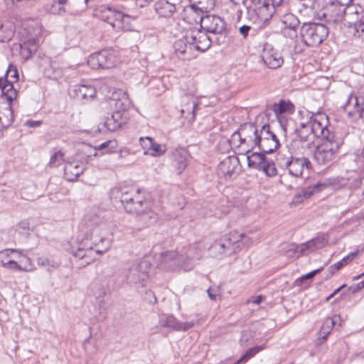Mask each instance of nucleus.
Segmentation results:
<instances>
[{"mask_svg": "<svg viewBox=\"0 0 364 364\" xmlns=\"http://www.w3.org/2000/svg\"><path fill=\"white\" fill-rule=\"evenodd\" d=\"M90 230V243L88 239L82 243L72 254L80 262V267H84L96 260L97 256L106 252L111 247V233L105 223L95 215L87 223Z\"/></svg>", "mask_w": 364, "mask_h": 364, "instance_id": "nucleus-1", "label": "nucleus"}, {"mask_svg": "<svg viewBox=\"0 0 364 364\" xmlns=\"http://www.w3.org/2000/svg\"><path fill=\"white\" fill-rule=\"evenodd\" d=\"M110 194L111 198L116 201L119 200L129 213L139 211L137 208L144 200L139 196V189L131 187H114L111 190Z\"/></svg>", "mask_w": 364, "mask_h": 364, "instance_id": "nucleus-2", "label": "nucleus"}, {"mask_svg": "<svg viewBox=\"0 0 364 364\" xmlns=\"http://www.w3.org/2000/svg\"><path fill=\"white\" fill-rule=\"evenodd\" d=\"M302 42L309 47H315L327 38L328 28L323 23H304L300 28Z\"/></svg>", "mask_w": 364, "mask_h": 364, "instance_id": "nucleus-3", "label": "nucleus"}, {"mask_svg": "<svg viewBox=\"0 0 364 364\" xmlns=\"http://www.w3.org/2000/svg\"><path fill=\"white\" fill-rule=\"evenodd\" d=\"M307 118V122L316 138L324 140L335 137L333 127L329 124L328 117L325 113L308 112Z\"/></svg>", "mask_w": 364, "mask_h": 364, "instance_id": "nucleus-4", "label": "nucleus"}, {"mask_svg": "<svg viewBox=\"0 0 364 364\" xmlns=\"http://www.w3.org/2000/svg\"><path fill=\"white\" fill-rule=\"evenodd\" d=\"M18 77V70L16 66L9 65L4 77H0V89L9 102V105L5 107V111L13 119V109L11 106V102L16 99L17 91L14 89L13 82H16Z\"/></svg>", "mask_w": 364, "mask_h": 364, "instance_id": "nucleus-5", "label": "nucleus"}, {"mask_svg": "<svg viewBox=\"0 0 364 364\" xmlns=\"http://www.w3.org/2000/svg\"><path fill=\"white\" fill-rule=\"evenodd\" d=\"M314 150V157L318 164H329L335 159L338 151L340 144L336 137L329 139L321 140Z\"/></svg>", "mask_w": 364, "mask_h": 364, "instance_id": "nucleus-6", "label": "nucleus"}, {"mask_svg": "<svg viewBox=\"0 0 364 364\" xmlns=\"http://www.w3.org/2000/svg\"><path fill=\"white\" fill-rule=\"evenodd\" d=\"M117 63V53L112 49H104L92 53L87 60V64L92 69H111Z\"/></svg>", "mask_w": 364, "mask_h": 364, "instance_id": "nucleus-7", "label": "nucleus"}, {"mask_svg": "<svg viewBox=\"0 0 364 364\" xmlns=\"http://www.w3.org/2000/svg\"><path fill=\"white\" fill-rule=\"evenodd\" d=\"M193 250L188 248L183 252H165L161 253V257L164 262L173 261L178 267L184 271H190L193 267V257L191 252Z\"/></svg>", "mask_w": 364, "mask_h": 364, "instance_id": "nucleus-8", "label": "nucleus"}, {"mask_svg": "<svg viewBox=\"0 0 364 364\" xmlns=\"http://www.w3.org/2000/svg\"><path fill=\"white\" fill-rule=\"evenodd\" d=\"M188 44L191 48L204 52L211 46L213 39L208 36L206 32L197 28L190 29L186 33Z\"/></svg>", "mask_w": 364, "mask_h": 364, "instance_id": "nucleus-9", "label": "nucleus"}, {"mask_svg": "<svg viewBox=\"0 0 364 364\" xmlns=\"http://www.w3.org/2000/svg\"><path fill=\"white\" fill-rule=\"evenodd\" d=\"M150 264L144 260L139 263L133 264L129 269L127 280L130 284H141L144 286L143 282L148 278Z\"/></svg>", "mask_w": 364, "mask_h": 364, "instance_id": "nucleus-10", "label": "nucleus"}, {"mask_svg": "<svg viewBox=\"0 0 364 364\" xmlns=\"http://www.w3.org/2000/svg\"><path fill=\"white\" fill-rule=\"evenodd\" d=\"M200 26L208 33L226 35V23L218 16L206 15L200 18Z\"/></svg>", "mask_w": 364, "mask_h": 364, "instance_id": "nucleus-11", "label": "nucleus"}, {"mask_svg": "<svg viewBox=\"0 0 364 364\" xmlns=\"http://www.w3.org/2000/svg\"><path fill=\"white\" fill-rule=\"evenodd\" d=\"M139 211H133L137 217V221L141 228H145L156 223L158 220L157 214L149 207V203L144 200L141 205L137 208Z\"/></svg>", "mask_w": 364, "mask_h": 364, "instance_id": "nucleus-12", "label": "nucleus"}, {"mask_svg": "<svg viewBox=\"0 0 364 364\" xmlns=\"http://www.w3.org/2000/svg\"><path fill=\"white\" fill-rule=\"evenodd\" d=\"M250 127L251 129L247 130L248 132L245 133L247 135L245 136H247V141L252 143V149H255L257 142H261L262 139L277 136L269 124L262 125L259 129L253 123H250Z\"/></svg>", "mask_w": 364, "mask_h": 364, "instance_id": "nucleus-13", "label": "nucleus"}, {"mask_svg": "<svg viewBox=\"0 0 364 364\" xmlns=\"http://www.w3.org/2000/svg\"><path fill=\"white\" fill-rule=\"evenodd\" d=\"M262 59L264 63L270 69H277L284 63L282 54L268 43L264 46Z\"/></svg>", "mask_w": 364, "mask_h": 364, "instance_id": "nucleus-14", "label": "nucleus"}, {"mask_svg": "<svg viewBox=\"0 0 364 364\" xmlns=\"http://www.w3.org/2000/svg\"><path fill=\"white\" fill-rule=\"evenodd\" d=\"M346 9V7L333 2L326 8L323 16L329 23H340L345 21Z\"/></svg>", "mask_w": 364, "mask_h": 364, "instance_id": "nucleus-15", "label": "nucleus"}, {"mask_svg": "<svg viewBox=\"0 0 364 364\" xmlns=\"http://www.w3.org/2000/svg\"><path fill=\"white\" fill-rule=\"evenodd\" d=\"M350 117L362 119L364 117V99L357 96H349L343 106Z\"/></svg>", "mask_w": 364, "mask_h": 364, "instance_id": "nucleus-16", "label": "nucleus"}, {"mask_svg": "<svg viewBox=\"0 0 364 364\" xmlns=\"http://www.w3.org/2000/svg\"><path fill=\"white\" fill-rule=\"evenodd\" d=\"M364 21L363 9L360 6L351 5L346 9L345 25L353 27L354 29L358 23Z\"/></svg>", "mask_w": 364, "mask_h": 364, "instance_id": "nucleus-17", "label": "nucleus"}, {"mask_svg": "<svg viewBox=\"0 0 364 364\" xmlns=\"http://www.w3.org/2000/svg\"><path fill=\"white\" fill-rule=\"evenodd\" d=\"M311 167V164L308 158L293 156L285 169L288 170L290 175L294 177H299L301 176L305 168L309 169Z\"/></svg>", "mask_w": 364, "mask_h": 364, "instance_id": "nucleus-18", "label": "nucleus"}, {"mask_svg": "<svg viewBox=\"0 0 364 364\" xmlns=\"http://www.w3.org/2000/svg\"><path fill=\"white\" fill-rule=\"evenodd\" d=\"M240 164L235 156H229L223 159L218 166V173L225 178H231Z\"/></svg>", "mask_w": 364, "mask_h": 364, "instance_id": "nucleus-19", "label": "nucleus"}, {"mask_svg": "<svg viewBox=\"0 0 364 364\" xmlns=\"http://www.w3.org/2000/svg\"><path fill=\"white\" fill-rule=\"evenodd\" d=\"M135 19V16L118 11L114 20L111 21V26L116 31H132L134 30V26L132 21Z\"/></svg>", "mask_w": 364, "mask_h": 364, "instance_id": "nucleus-20", "label": "nucleus"}, {"mask_svg": "<svg viewBox=\"0 0 364 364\" xmlns=\"http://www.w3.org/2000/svg\"><path fill=\"white\" fill-rule=\"evenodd\" d=\"M328 183L325 182H318L314 185L303 188L296 193L293 198V202L300 203L306 199L309 198L315 193H318L326 188Z\"/></svg>", "mask_w": 364, "mask_h": 364, "instance_id": "nucleus-21", "label": "nucleus"}, {"mask_svg": "<svg viewBox=\"0 0 364 364\" xmlns=\"http://www.w3.org/2000/svg\"><path fill=\"white\" fill-rule=\"evenodd\" d=\"M173 49L176 55L181 60H190L192 58V48L188 44L186 34L183 38L178 39L173 43Z\"/></svg>", "mask_w": 364, "mask_h": 364, "instance_id": "nucleus-22", "label": "nucleus"}, {"mask_svg": "<svg viewBox=\"0 0 364 364\" xmlns=\"http://www.w3.org/2000/svg\"><path fill=\"white\" fill-rule=\"evenodd\" d=\"M95 88L92 85H76L74 86L70 95L77 100L86 101L95 97Z\"/></svg>", "mask_w": 364, "mask_h": 364, "instance_id": "nucleus-23", "label": "nucleus"}, {"mask_svg": "<svg viewBox=\"0 0 364 364\" xmlns=\"http://www.w3.org/2000/svg\"><path fill=\"white\" fill-rule=\"evenodd\" d=\"M127 122L126 114L121 111H114L105 121V127L110 132H115Z\"/></svg>", "mask_w": 364, "mask_h": 364, "instance_id": "nucleus-24", "label": "nucleus"}, {"mask_svg": "<svg viewBox=\"0 0 364 364\" xmlns=\"http://www.w3.org/2000/svg\"><path fill=\"white\" fill-rule=\"evenodd\" d=\"M250 129V123H245L240 125V128L232 134L230 142L237 146L245 144L247 148L252 149V143H249L247 141L248 137L245 136L247 135L245 133L248 132L247 130Z\"/></svg>", "mask_w": 364, "mask_h": 364, "instance_id": "nucleus-25", "label": "nucleus"}, {"mask_svg": "<svg viewBox=\"0 0 364 364\" xmlns=\"http://www.w3.org/2000/svg\"><path fill=\"white\" fill-rule=\"evenodd\" d=\"M314 146V145L296 137L294 134L288 145L291 154L301 155H304L306 151L311 150Z\"/></svg>", "mask_w": 364, "mask_h": 364, "instance_id": "nucleus-26", "label": "nucleus"}, {"mask_svg": "<svg viewBox=\"0 0 364 364\" xmlns=\"http://www.w3.org/2000/svg\"><path fill=\"white\" fill-rule=\"evenodd\" d=\"M252 149L248 148L246 151L247 165L248 167L261 170V167L264 164V161L268 159L266 157V153L264 152H253Z\"/></svg>", "mask_w": 364, "mask_h": 364, "instance_id": "nucleus-27", "label": "nucleus"}, {"mask_svg": "<svg viewBox=\"0 0 364 364\" xmlns=\"http://www.w3.org/2000/svg\"><path fill=\"white\" fill-rule=\"evenodd\" d=\"M188 158V153L184 149H176L172 152L171 159L178 174L186 167Z\"/></svg>", "mask_w": 364, "mask_h": 364, "instance_id": "nucleus-28", "label": "nucleus"}, {"mask_svg": "<svg viewBox=\"0 0 364 364\" xmlns=\"http://www.w3.org/2000/svg\"><path fill=\"white\" fill-rule=\"evenodd\" d=\"M154 10L159 17L170 18L176 11V4L166 0H160L155 3Z\"/></svg>", "mask_w": 364, "mask_h": 364, "instance_id": "nucleus-29", "label": "nucleus"}, {"mask_svg": "<svg viewBox=\"0 0 364 364\" xmlns=\"http://www.w3.org/2000/svg\"><path fill=\"white\" fill-rule=\"evenodd\" d=\"M294 134L301 139L314 145V136L308 122H301L295 128Z\"/></svg>", "mask_w": 364, "mask_h": 364, "instance_id": "nucleus-30", "label": "nucleus"}, {"mask_svg": "<svg viewBox=\"0 0 364 364\" xmlns=\"http://www.w3.org/2000/svg\"><path fill=\"white\" fill-rule=\"evenodd\" d=\"M210 250L215 255V256L230 255L232 253H235L232 251L230 242L224 237L219 240L215 241L210 247Z\"/></svg>", "mask_w": 364, "mask_h": 364, "instance_id": "nucleus-31", "label": "nucleus"}, {"mask_svg": "<svg viewBox=\"0 0 364 364\" xmlns=\"http://www.w3.org/2000/svg\"><path fill=\"white\" fill-rule=\"evenodd\" d=\"M84 166L78 162H69L65 165L64 175L69 181H74L84 171Z\"/></svg>", "mask_w": 364, "mask_h": 364, "instance_id": "nucleus-32", "label": "nucleus"}, {"mask_svg": "<svg viewBox=\"0 0 364 364\" xmlns=\"http://www.w3.org/2000/svg\"><path fill=\"white\" fill-rule=\"evenodd\" d=\"M280 146L277 136L271 137L261 140V142H257L256 147L264 153L271 154L274 152Z\"/></svg>", "mask_w": 364, "mask_h": 364, "instance_id": "nucleus-33", "label": "nucleus"}, {"mask_svg": "<svg viewBox=\"0 0 364 364\" xmlns=\"http://www.w3.org/2000/svg\"><path fill=\"white\" fill-rule=\"evenodd\" d=\"M272 109L276 114H292L295 110V107L291 101L281 100L279 103L274 104Z\"/></svg>", "mask_w": 364, "mask_h": 364, "instance_id": "nucleus-34", "label": "nucleus"}, {"mask_svg": "<svg viewBox=\"0 0 364 364\" xmlns=\"http://www.w3.org/2000/svg\"><path fill=\"white\" fill-rule=\"evenodd\" d=\"M119 11L113 10L109 7L100 6L96 11V16L102 21H106L111 25Z\"/></svg>", "mask_w": 364, "mask_h": 364, "instance_id": "nucleus-35", "label": "nucleus"}, {"mask_svg": "<svg viewBox=\"0 0 364 364\" xmlns=\"http://www.w3.org/2000/svg\"><path fill=\"white\" fill-rule=\"evenodd\" d=\"M178 321L171 314H161L159 316V324L163 328H168L176 331Z\"/></svg>", "mask_w": 364, "mask_h": 364, "instance_id": "nucleus-36", "label": "nucleus"}, {"mask_svg": "<svg viewBox=\"0 0 364 364\" xmlns=\"http://www.w3.org/2000/svg\"><path fill=\"white\" fill-rule=\"evenodd\" d=\"M358 252H353L348 254L347 256L344 257L341 260L336 262V264L329 267L328 271L329 272L330 276L334 274L337 271L342 269L343 267L347 265L350 262H351L355 257L357 255Z\"/></svg>", "mask_w": 364, "mask_h": 364, "instance_id": "nucleus-37", "label": "nucleus"}, {"mask_svg": "<svg viewBox=\"0 0 364 364\" xmlns=\"http://www.w3.org/2000/svg\"><path fill=\"white\" fill-rule=\"evenodd\" d=\"M16 252L14 249H8L0 252V264L6 269L21 270V266L14 260H4L3 256L9 257L10 253Z\"/></svg>", "mask_w": 364, "mask_h": 364, "instance_id": "nucleus-38", "label": "nucleus"}, {"mask_svg": "<svg viewBox=\"0 0 364 364\" xmlns=\"http://www.w3.org/2000/svg\"><path fill=\"white\" fill-rule=\"evenodd\" d=\"M230 243L233 252H237L240 247L239 243L246 238L244 233H240L237 231H232L228 235L224 237Z\"/></svg>", "mask_w": 364, "mask_h": 364, "instance_id": "nucleus-39", "label": "nucleus"}, {"mask_svg": "<svg viewBox=\"0 0 364 364\" xmlns=\"http://www.w3.org/2000/svg\"><path fill=\"white\" fill-rule=\"evenodd\" d=\"M269 6V0H247L246 9L248 15H255V11Z\"/></svg>", "mask_w": 364, "mask_h": 364, "instance_id": "nucleus-40", "label": "nucleus"}, {"mask_svg": "<svg viewBox=\"0 0 364 364\" xmlns=\"http://www.w3.org/2000/svg\"><path fill=\"white\" fill-rule=\"evenodd\" d=\"M119 92L122 94V97L119 99L113 97L112 100L114 102V107L117 109L116 111H121L124 113V112L130 107L131 102L127 92L122 91H120Z\"/></svg>", "mask_w": 364, "mask_h": 364, "instance_id": "nucleus-41", "label": "nucleus"}, {"mask_svg": "<svg viewBox=\"0 0 364 364\" xmlns=\"http://www.w3.org/2000/svg\"><path fill=\"white\" fill-rule=\"evenodd\" d=\"M281 22L284 26L282 28H298L300 24L299 18L291 13L283 15Z\"/></svg>", "mask_w": 364, "mask_h": 364, "instance_id": "nucleus-42", "label": "nucleus"}, {"mask_svg": "<svg viewBox=\"0 0 364 364\" xmlns=\"http://www.w3.org/2000/svg\"><path fill=\"white\" fill-rule=\"evenodd\" d=\"M336 321L335 318H327L321 328L319 333V341H326L328 336L330 334L333 327L335 326Z\"/></svg>", "mask_w": 364, "mask_h": 364, "instance_id": "nucleus-43", "label": "nucleus"}, {"mask_svg": "<svg viewBox=\"0 0 364 364\" xmlns=\"http://www.w3.org/2000/svg\"><path fill=\"white\" fill-rule=\"evenodd\" d=\"M197 107V103L194 100L189 101L186 105V107L181 109L182 115L188 118L189 121L193 120L195 117V109Z\"/></svg>", "mask_w": 364, "mask_h": 364, "instance_id": "nucleus-44", "label": "nucleus"}, {"mask_svg": "<svg viewBox=\"0 0 364 364\" xmlns=\"http://www.w3.org/2000/svg\"><path fill=\"white\" fill-rule=\"evenodd\" d=\"M260 171H262L266 174V176L269 177L275 176L277 173L274 162L269 159H267L266 161H264V164L261 167Z\"/></svg>", "mask_w": 364, "mask_h": 364, "instance_id": "nucleus-45", "label": "nucleus"}, {"mask_svg": "<svg viewBox=\"0 0 364 364\" xmlns=\"http://www.w3.org/2000/svg\"><path fill=\"white\" fill-rule=\"evenodd\" d=\"M264 348V346H256L248 349L246 353L234 364H239L241 362H246L255 356L257 353Z\"/></svg>", "mask_w": 364, "mask_h": 364, "instance_id": "nucleus-46", "label": "nucleus"}, {"mask_svg": "<svg viewBox=\"0 0 364 364\" xmlns=\"http://www.w3.org/2000/svg\"><path fill=\"white\" fill-rule=\"evenodd\" d=\"M67 0H53L52 5L50 9V11L53 14L61 15L65 12V9L63 6L65 4Z\"/></svg>", "mask_w": 364, "mask_h": 364, "instance_id": "nucleus-47", "label": "nucleus"}, {"mask_svg": "<svg viewBox=\"0 0 364 364\" xmlns=\"http://www.w3.org/2000/svg\"><path fill=\"white\" fill-rule=\"evenodd\" d=\"M64 156L65 154L61 150L56 151L51 155L48 166L51 168L59 166L64 161Z\"/></svg>", "mask_w": 364, "mask_h": 364, "instance_id": "nucleus-48", "label": "nucleus"}, {"mask_svg": "<svg viewBox=\"0 0 364 364\" xmlns=\"http://www.w3.org/2000/svg\"><path fill=\"white\" fill-rule=\"evenodd\" d=\"M117 146V141H107L98 146H96L95 149V153L93 154V156H97V151L99 150H105V153H109L112 151V149H115Z\"/></svg>", "mask_w": 364, "mask_h": 364, "instance_id": "nucleus-49", "label": "nucleus"}, {"mask_svg": "<svg viewBox=\"0 0 364 364\" xmlns=\"http://www.w3.org/2000/svg\"><path fill=\"white\" fill-rule=\"evenodd\" d=\"M253 24L254 23L252 22L250 24H243L239 28V33L243 38L246 39L250 33L252 36L255 33L257 29Z\"/></svg>", "mask_w": 364, "mask_h": 364, "instance_id": "nucleus-50", "label": "nucleus"}, {"mask_svg": "<svg viewBox=\"0 0 364 364\" xmlns=\"http://www.w3.org/2000/svg\"><path fill=\"white\" fill-rule=\"evenodd\" d=\"M38 264L47 267L48 271H51L53 269H56L59 267V263L57 262L51 261L46 257H39L38 259Z\"/></svg>", "mask_w": 364, "mask_h": 364, "instance_id": "nucleus-51", "label": "nucleus"}, {"mask_svg": "<svg viewBox=\"0 0 364 364\" xmlns=\"http://www.w3.org/2000/svg\"><path fill=\"white\" fill-rule=\"evenodd\" d=\"M165 151L166 146L164 145L159 144L154 141L149 150V154L153 156H160L163 155Z\"/></svg>", "mask_w": 364, "mask_h": 364, "instance_id": "nucleus-52", "label": "nucleus"}, {"mask_svg": "<svg viewBox=\"0 0 364 364\" xmlns=\"http://www.w3.org/2000/svg\"><path fill=\"white\" fill-rule=\"evenodd\" d=\"M292 154L290 156H286L284 154L279 152L276 157V161L281 168L285 169L292 158Z\"/></svg>", "mask_w": 364, "mask_h": 364, "instance_id": "nucleus-53", "label": "nucleus"}, {"mask_svg": "<svg viewBox=\"0 0 364 364\" xmlns=\"http://www.w3.org/2000/svg\"><path fill=\"white\" fill-rule=\"evenodd\" d=\"M300 247L299 245L291 243L287 246V249L284 250V254L287 257H298L299 254Z\"/></svg>", "mask_w": 364, "mask_h": 364, "instance_id": "nucleus-54", "label": "nucleus"}, {"mask_svg": "<svg viewBox=\"0 0 364 364\" xmlns=\"http://www.w3.org/2000/svg\"><path fill=\"white\" fill-rule=\"evenodd\" d=\"M299 247L300 250L298 257H300L302 255L308 254L316 250L314 245V243L311 242V240L299 245Z\"/></svg>", "mask_w": 364, "mask_h": 364, "instance_id": "nucleus-55", "label": "nucleus"}, {"mask_svg": "<svg viewBox=\"0 0 364 364\" xmlns=\"http://www.w3.org/2000/svg\"><path fill=\"white\" fill-rule=\"evenodd\" d=\"M363 178L360 175L356 174L355 177L352 176L349 179L348 186L350 188L357 189L360 187Z\"/></svg>", "mask_w": 364, "mask_h": 364, "instance_id": "nucleus-56", "label": "nucleus"}, {"mask_svg": "<svg viewBox=\"0 0 364 364\" xmlns=\"http://www.w3.org/2000/svg\"><path fill=\"white\" fill-rule=\"evenodd\" d=\"M311 242L314 243V247L317 250L324 247L328 242V239L326 237V236L322 235L311 239Z\"/></svg>", "mask_w": 364, "mask_h": 364, "instance_id": "nucleus-57", "label": "nucleus"}, {"mask_svg": "<svg viewBox=\"0 0 364 364\" xmlns=\"http://www.w3.org/2000/svg\"><path fill=\"white\" fill-rule=\"evenodd\" d=\"M353 35L355 38L364 41V20L357 25V27L354 29Z\"/></svg>", "mask_w": 364, "mask_h": 364, "instance_id": "nucleus-58", "label": "nucleus"}, {"mask_svg": "<svg viewBox=\"0 0 364 364\" xmlns=\"http://www.w3.org/2000/svg\"><path fill=\"white\" fill-rule=\"evenodd\" d=\"M207 293L208 294V296L210 299L212 301H215L217 299V297L220 294V288L219 287H210L208 289Z\"/></svg>", "mask_w": 364, "mask_h": 364, "instance_id": "nucleus-59", "label": "nucleus"}, {"mask_svg": "<svg viewBox=\"0 0 364 364\" xmlns=\"http://www.w3.org/2000/svg\"><path fill=\"white\" fill-rule=\"evenodd\" d=\"M194 322L190 321V322H180L178 321L176 331H186L188 329L193 328L194 326Z\"/></svg>", "mask_w": 364, "mask_h": 364, "instance_id": "nucleus-60", "label": "nucleus"}, {"mask_svg": "<svg viewBox=\"0 0 364 364\" xmlns=\"http://www.w3.org/2000/svg\"><path fill=\"white\" fill-rule=\"evenodd\" d=\"M139 140L143 149H146L148 151H149L151 144L154 141V139L149 136H146L145 138L141 137Z\"/></svg>", "mask_w": 364, "mask_h": 364, "instance_id": "nucleus-61", "label": "nucleus"}, {"mask_svg": "<svg viewBox=\"0 0 364 364\" xmlns=\"http://www.w3.org/2000/svg\"><path fill=\"white\" fill-rule=\"evenodd\" d=\"M297 29L298 28H282V31L284 36L293 39L297 37Z\"/></svg>", "mask_w": 364, "mask_h": 364, "instance_id": "nucleus-62", "label": "nucleus"}, {"mask_svg": "<svg viewBox=\"0 0 364 364\" xmlns=\"http://www.w3.org/2000/svg\"><path fill=\"white\" fill-rule=\"evenodd\" d=\"M322 269L323 268L321 267L314 271H311V272L301 277L299 280L302 282L304 280L312 279L317 273L320 272Z\"/></svg>", "mask_w": 364, "mask_h": 364, "instance_id": "nucleus-63", "label": "nucleus"}, {"mask_svg": "<svg viewBox=\"0 0 364 364\" xmlns=\"http://www.w3.org/2000/svg\"><path fill=\"white\" fill-rule=\"evenodd\" d=\"M272 6L274 9H278L288 4V0H271Z\"/></svg>", "mask_w": 364, "mask_h": 364, "instance_id": "nucleus-64", "label": "nucleus"}]
</instances>
